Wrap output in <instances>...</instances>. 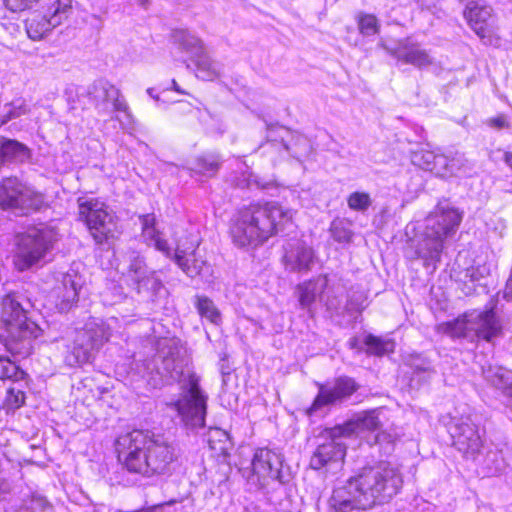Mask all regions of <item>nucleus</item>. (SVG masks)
<instances>
[{
  "instance_id": "obj_18",
  "label": "nucleus",
  "mask_w": 512,
  "mask_h": 512,
  "mask_svg": "<svg viewBox=\"0 0 512 512\" xmlns=\"http://www.w3.org/2000/svg\"><path fill=\"white\" fill-rule=\"evenodd\" d=\"M72 9L71 0H57L53 13L48 17L42 14H34L26 20V31L32 40H40L53 28L59 26L67 19Z\"/></svg>"
},
{
  "instance_id": "obj_28",
  "label": "nucleus",
  "mask_w": 512,
  "mask_h": 512,
  "mask_svg": "<svg viewBox=\"0 0 512 512\" xmlns=\"http://www.w3.org/2000/svg\"><path fill=\"white\" fill-rule=\"evenodd\" d=\"M193 303L201 318L216 326L222 323V314L212 299L205 295H195Z\"/></svg>"
},
{
  "instance_id": "obj_4",
  "label": "nucleus",
  "mask_w": 512,
  "mask_h": 512,
  "mask_svg": "<svg viewBox=\"0 0 512 512\" xmlns=\"http://www.w3.org/2000/svg\"><path fill=\"white\" fill-rule=\"evenodd\" d=\"M293 219V211L277 202L252 203L239 210L231 227L239 247H257L282 231Z\"/></svg>"
},
{
  "instance_id": "obj_14",
  "label": "nucleus",
  "mask_w": 512,
  "mask_h": 512,
  "mask_svg": "<svg viewBox=\"0 0 512 512\" xmlns=\"http://www.w3.org/2000/svg\"><path fill=\"white\" fill-rule=\"evenodd\" d=\"M87 95L99 115L106 116L113 111L129 115V107L120 90L106 79L95 80L88 87Z\"/></svg>"
},
{
  "instance_id": "obj_27",
  "label": "nucleus",
  "mask_w": 512,
  "mask_h": 512,
  "mask_svg": "<svg viewBox=\"0 0 512 512\" xmlns=\"http://www.w3.org/2000/svg\"><path fill=\"white\" fill-rule=\"evenodd\" d=\"M29 154L28 148L12 139L0 136V165L6 161H24Z\"/></svg>"
},
{
  "instance_id": "obj_2",
  "label": "nucleus",
  "mask_w": 512,
  "mask_h": 512,
  "mask_svg": "<svg viewBox=\"0 0 512 512\" xmlns=\"http://www.w3.org/2000/svg\"><path fill=\"white\" fill-rule=\"evenodd\" d=\"M402 483L399 471L389 464L364 468L333 491L330 505L335 512L370 509L391 500Z\"/></svg>"
},
{
  "instance_id": "obj_56",
  "label": "nucleus",
  "mask_w": 512,
  "mask_h": 512,
  "mask_svg": "<svg viewBox=\"0 0 512 512\" xmlns=\"http://www.w3.org/2000/svg\"><path fill=\"white\" fill-rule=\"evenodd\" d=\"M215 433H217V434H221L223 437H227V434H226L225 432L220 431V430H218V429H216V430H215Z\"/></svg>"
},
{
  "instance_id": "obj_46",
  "label": "nucleus",
  "mask_w": 512,
  "mask_h": 512,
  "mask_svg": "<svg viewBox=\"0 0 512 512\" xmlns=\"http://www.w3.org/2000/svg\"><path fill=\"white\" fill-rule=\"evenodd\" d=\"M468 165V161L463 157V155H455L453 157H449V166H448V177L457 175L461 171H466Z\"/></svg>"
},
{
  "instance_id": "obj_19",
  "label": "nucleus",
  "mask_w": 512,
  "mask_h": 512,
  "mask_svg": "<svg viewBox=\"0 0 512 512\" xmlns=\"http://www.w3.org/2000/svg\"><path fill=\"white\" fill-rule=\"evenodd\" d=\"M126 279L138 294H154L162 287V283L155 276V272L147 268L144 259L139 255H134L130 259Z\"/></svg>"
},
{
  "instance_id": "obj_16",
  "label": "nucleus",
  "mask_w": 512,
  "mask_h": 512,
  "mask_svg": "<svg viewBox=\"0 0 512 512\" xmlns=\"http://www.w3.org/2000/svg\"><path fill=\"white\" fill-rule=\"evenodd\" d=\"M378 45L398 61L418 69L433 64V58L429 51L412 37L399 39L395 46H390L384 41H380Z\"/></svg>"
},
{
  "instance_id": "obj_20",
  "label": "nucleus",
  "mask_w": 512,
  "mask_h": 512,
  "mask_svg": "<svg viewBox=\"0 0 512 512\" xmlns=\"http://www.w3.org/2000/svg\"><path fill=\"white\" fill-rule=\"evenodd\" d=\"M266 129V140L258 149L263 150L262 153L268 156L273 164H276L289 154L288 135H290V130L273 124H267Z\"/></svg>"
},
{
  "instance_id": "obj_15",
  "label": "nucleus",
  "mask_w": 512,
  "mask_h": 512,
  "mask_svg": "<svg viewBox=\"0 0 512 512\" xmlns=\"http://www.w3.org/2000/svg\"><path fill=\"white\" fill-rule=\"evenodd\" d=\"M318 394L312 405L308 408L307 413L312 415L317 410L342 403L355 393L360 385L351 377L340 376L334 380L332 384H317Z\"/></svg>"
},
{
  "instance_id": "obj_55",
  "label": "nucleus",
  "mask_w": 512,
  "mask_h": 512,
  "mask_svg": "<svg viewBox=\"0 0 512 512\" xmlns=\"http://www.w3.org/2000/svg\"><path fill=\"white\" fill-rule=\"evenodd\" d=\"M147 93H148V95H149V96H151L152 98H154V99H158V96H155V95L153 94V88H148V89H147Z\"/></svg>"
},
{
  "instance_id": "obj_39",
  "label": "nucleus",
  "mask_w": 512,
  "mask_h": 512,
  "mask_svg": "<svg viewBox=\"0 0 512 512\" xmlns=\"http://www.w3.org/2000/svg\"><path fill=\"white\" fill-rule=\"evenodd\" d=\"M333 239L339 243H349L352 240L353 232L342 220H335L330 227Z\"/></svg>"
},
{
  "instance_id": "obj_9",
  "label": "nucleus",
  "mask_w": 512,
  "mask_h": 512,
  "mask_svg": "<svg viewBox=\"0 0 512 512\" xmlns=\"http://www.w3.org/2000/svg\"><path fill=\"white\" fill-rule=\"evenodd\" d=\"M114 321V319L109 321L90 319L83 329L76 332L72 351L65 358L67 364L75 366L89 362L94 351L98 350L111 337L112 322Z\"/></svg>"
},
{
  "instance_id": "obj_29",
  "label": "nucleus",
  "mask_w": 512,
  "mask_h": 512,
  "mask_svg": "<svg viewBox=\"0 0 512 512\" xmlns=\"http://www.w3.org/2000/svg\"><path fill=\"white\" fill-rule=\"evenodd\" d=\"M192 61L197 68L196 76L202 80H213L220 75L219 64L211 60L206 50L196 55Z\"/></svg>"
},
{
  "instance_id": "obj_47",
  "label": "nucleus",
  "mask_w": 512,
  "mask_h": 512,
  "mask_svg": "<svg viewBox=\"0 0 512 512\" xmlns=\"http://www.w3.org/2000/svg\"><path fill=\"white\" fill-rule=\"evenodd\" d=\"M5 7L12 12H22L31 9L38 0H2Z\"/></svg>"
},
{
  "instance_id": "obj_21",
  "label": "nucleus",
  "mask_w": 512,
  "mask_h": 512,
  "mask_svg": "<svg viewBox=\"0 0 512 512\" xmlns=\"http://www.w3.org/2000/svg\"><path fill=\"white\" fill-rule=\"evenodd\" d=\"M464 17L480 38L483 39L491 35L494 16L490 6L481 1H470L464 10Z\"/></svg>"
},
{
  "instance_id": "obj_25",
  "label": "nucleus",
  "mask_w": 512,
  "mask_h": 512,
  "mask_svg": "<svg viewBox=\"0 0 512 512\" xmlns=\"http://www.w3.org/2000/svg\"><path fill=\"white\" fill-rule=\"evenodd\" d=\"M328 285L327 276H318L313 280L306 281L297 287L299 303L302 308L309 309L315 302L317 296L321 295Z\"/></svg>"
},
{
  "instance_id": "obj_41",
  "label": "nucleus",
  "mask_w": 512,
  "mask_h": 512,
  "mask_svg": "<svg viewBox=\"0 0 512 512\" xmlns=\"http://www.w3.org/2000/svg\"><path fill=\"white\" fill-rule=\"evenodd\" d=\"M436 155L432 151L421 150L413 154L412 162L423 170L431 171Z\"/></svg>"
},
{
  "instance_id": "obj_12",
  "label": "nucleus",
  "mask_w": 512,
  "mask_h": 512,
  "mask_svg": "<svg viewBox=\"0 0 512 512\" xmlns=\"http://www.w3.org/2000/svg\"><path fill=\"white\" fill-rule=\"evenodd\" d=\"M79 216L98 244L114 238L118 232L115 214L99 200H79Z\"/></svg>"
},
{
  "instance_id": "obj_17",
  "label": "nucleus",
  "mask_w": 512,
  "mask_h": 512,
  "mask_svg": "<svg viewBox=\"0 0 512 512\" xmlns=\"http://www.w3.org/2000/svg\"><path fill=\"white\" fill-rule=\"evenodd\" d=\"M454 447L466 458H474L482 447V440L476 425L470 418H456L449 426Z\"/></svg>"
},
{
  "instance_id": "obj_54",
  "label": "nucleus",
  "mask_w": 512,
  "mask_h": 512,
  "mask_svg": "<svg viewBox=\"0 0 512 512\" xmlns=\"http://www.w3.org/2000/svg\"><path fill=\"white\" fill-rule=\"evenodd\" d=\"M416 370L417 371H423V372H428V373H431V369L430 367H419V366H416Z\"/></svg>"
},
{
  "instance_id": "obj_23",
  "label": "nucleus",
  "mask_w": 512,
  "mask_h": 512,
  "mask_svg": "<svg viewBox=\"0 0 512 512\" xmlns=\"http://www.w3.org/2000/svg\"><path fill=\"white\" fill-rule=\"evenodd\" d=\"M80 288L78 276L70 274L63 276L61 284L55 289L56 306L60 312H66L73 307L78 301Z\"/></svg>"
},
{
  "instance_id": "obj_49",
  "label": "nucleus",
  "mask_w": 512,
  "mask_h": 512,
  "mask_svg": "<svg viewBox=\"0 0 512 512\" xmlns=\"http://www.w3.org/2000/svg\"><path fill=\"white\" fill-rule=\"evenodd\" d=\"M142 236L146 243L151 245L160 236V232L156 227L147 228L142 230Z\"/></svg>"
},
{
  "instance_id": "obj_57",
  "label": "nucleus",
  "mask_w": 512,
  "mask_h": 512,
  "mask_svg": "<svg viewBox=\"0 0 512 512\" xmlns=\"http://www.w3.org/2000/svg\"><path fill=\"white\" fill-rule=\"evenodd\" d=\"M426 1H427V0H420V2H421V4H422V6H424V5H425V2H426Z\"/></svg>"
},
{
  "instance_id": "obj_11",
  "label": "nucleus",
  "mask_w": 512,
  "mask_h": 512,
  "mask_svg": "<svg viewBox=\"0 0 512 512\" xmlns=\"http://www.w3.org/2000/svg\"><path fill=\"white\" fill-rule=\"evenodd\" d=\"M352 432V424L326 429L322 436L323 442L317 445L311 456L310 467L314 470H320L339 466L346 454V445L342 439L351 436Z\"/></svg>"
},
{
  "instance_id": "obj_13",
  "label": "nucleus",
  "mask_w": 512,
  "mask_h": 512,
  "mask_svg": "<svg viewBox=\"0 0 512 512\" xmlns=\"http://www.w3.org/2000/svg\"><path fill=\"white\" fill-rule=\"evenodd\" d=\"M43 204L44 196L16 177H8L0 182V209L24 215L39 210Z\"/></svg>"
},
{
  "instance_id": "obj_45",
  "label": "nucleus",
  "mask_w": 512,
  "mask_h": 512,
  "mask_svg": "<svg viewBox=\"0 0 512 512\" xmlns=\"http://www.w3.org/2000/svg\"><path fill=\"white\" fill-rule=\"evenodd\" d=\"M431 171L437 176L440 177H448V166H449V157L443 154H437L436 158L433 162Z\"/></svg>"
},
{
  "instance_id": "obj_51",
  "label": "nucleus",
  "mask_w": 512,
  "mask_h": 512,
  "mask_svg": "<svg viewBox=\"0 0 512 512\" xmlns=\"http://www.w3.org/2000/svg\"><path fill=\"white\" fill-rule=\"evenodd\" d=\"M504 298L507 300H512V276H509L505 290H504Z\"/></svg>"
},
{
  "instance_id": "obj_38",
  "label": "nucleus",
  "mask_w": 512,
  "mask_h": 512,
  "mask_svg": "<svg viewBox=\"0 0 512 512\" xmlns=\"http://www.w3.org/2000/svg\"><path fill=\"white\" fill-rule=\"evenodd\" d=\"M218 168L219 161L215 157H200L193 163L192 170L202 175L213 176Z\"/></svg>"
},
{
  "instance_id": "obj_44",
  "label": "nucleus",
  "mask_w": 512,
  "mask_h": 512,
  "mask_svg": "<svg viewBox=\"0 0 512 512\" xmlns=\"http://www.w3.org/2000/svg\"><path fill=\"white\" fill-rule=\"evenodd\" d=\"M17 512H54L52 506L43 497H33L28 506L20 508Z\"/></svg>"
},
{
  "instance_id": "obj_24",
  "label": "nucleus",
  "mask_w": 512,
  "mask_h": 512,
  "mask_svg": "<svg viewBox=\"0 0 512 512\" xmlns=\"http://www.w3.org/2000/svg\"><path fill=\"white\" fill-rule=\"evenodd\" d=\"M173 260L181 270L189 277L193 278L200 275L206 266V261L202 259L196 249L188 252L180 244H176Z\"/></svg>"
},
{
  "instance_id": "obj_26",
  "label": "nucleus",
  "mask_w": 512,
  "mask_h": 512,
  "mask_svg": "<svg viewBox=\"0 0 512 512\" xmlns=\"http://www.w3.org/2000/svg\"><path fill=\"white\" fill-rule=\"evenodd\" d=\"M484 379L495 388L512 397V371L501 366L483 367Z\"/></svg>"
},
{
  "instance_id": "obj_5",
  "label": "nucleus",
  "mask_w": 512,
  "mask_h": 512,
  "mask_svg": "<svg viewBox=\"0 0 512 512\" xmlns=\"http://www.w3.org/2000/svg\"><path fill=\"white\" fill-rule=\"evenodd\" d=\"M31 302L19 293L2 298L0 310V342L13 355L26 357L31 353L40 327L28 317Z\"/></svg>"
},
{
  "instance_id": "obj_42",
  "label": "nucleus",
  "mask_w": 512,
  "mask_h": 512,
  "mask_svg": "<svg viewBox=\"0 0 512 512\" xmlns=\"http://www.w3.org/2000/svg\"><path fill=\"white\" fill-rule=\"evenodd\" d=\"M6 111L1 116L0 125L6 124L8 121L18 118L22 115H25L28 112L27 106L24 103H20L16 105L15 103H11L5 106Z\"/></svg>"
},
{
  "instance_id": "obj_43",
  "label": "nucleus",
  "mask_w": 512,
  "mask_h": 512,
  "mask_svg": "<svg viewBox=\"0 0 512 512\" xmlns=\"http://www.w3.org/2000/svg\"><path fill=\"white\" fill-rule=\"evenodd\" d=\"M25 401V394L20 389L10 388L7 391L5 405L8 410H15L21 407Z\"/></svg>"
},
{
  "instance_id": "obj_52",
  "label": "nucleus",
  "mask_w": 512,
  "mask_h": 512,
  "mask_svg": "<svg viewBox=\"0 0 512 512\" xmlns=\"http://www.w3.org/2000/svg\"><path fill=\"white\" fill-rule=\"evenodd\" d=\"M491 124L494 126V127H497V128H503L507 125V122H506V119L505 117L503 116H499V117H496V118H493L491 120Z\"/></svg>"
},
{
  "instance_id": "obj_1",
  "label": "nucleus",
  "mask_w": 512,
  "mask_h": 512,
  "mask_svg": "<svg viewBox=\"0 0 512 512\" xmlns=\"http://www.w3.org/2000/svg\"><path fill=\"white\" fill-rule=\"evenodd\" d=\"M189 357L179 339L169 338L158 342L157 354L138 366L141 377L152 388L178 382L180 398L170 403L178 412L185 426L200 428L205 424L207 396L199 386V377L189 367Z\"/></svg>"
},
{
  "instance_id": "obj_37",
  "label": "nucleus",
  "mask_w": 512,
  "mask_h": 512,
  "mask_svg": "<svg viewBox=\"0 0 512 512\" xmlns=\"http://www.w3.org/2000/svg\"><path fill=\"white\" fill-rule=\"evenodd\" d=\"M347 205L353 211L365 212L372 205V199L367 192L355 191L348 196Z\"/></svg>"
},
{
  "instance_id": "obj_50",
  "label": "nucleus",
  "mask_w": 512,
  "mask_h": 512,
  "mask_svg": "<svg viewBox=\"0 0 512 512\" xmlns=\"http://www.w3.org/2000/svg\"><path fill=\"white\" fill-rule=\"evenodd\" d=\"M143 229L152 228L156 225V217L154 214H144L139 217Z\"/></svg>"
},
{
  "instance_id": "obj_35",
  "label": "nucleus",
  "mask_w": 512,
  "mask_h": 512,
  "mask_svg": "<svg viewBox=\"0 0 512 512\" xmlns=\"http://www.w3.org/2000/svg\"><path fill=\"white\" fill-rule=\"evenodd\" d=\"M25 372L7 357H0V380L19 381L24 379Z\"/></svg>"
},
{
  "instance_id": "obj_40",
  "label": "nucleus",
  "mask_w": 512,
  "mask_h": 512,
  "mask_svg": "<svg viewBox=\"0 0 512 512\" xmlns=\"http://www.w3.org/2000/svg\"><path fill=\"white\" fill-rule=\"evenodd\" d=\"M367 307V296L364 292L356 291L348 296L346 310L348 313H361Z\"/></svg>"
},
{
  "instance_id": "obj_6",
  "label": "nucleus",
  "mask_w": 512,
  "mask_h": 512,
  "mask_svg": "<svg viewBox=\"0 0 512 512\" xmlns=\"http://www.w3.org/2000/svg\"><path fill=\"white\" fill-rule=\"evenodd\" d=\"M462 213L449 202H439L425 219V229L417 241L415 253L426 269L434 272L441 260L444 242L458 229Z\"/></svg>"
},
{
  "instance_id": "obj_48",
  "label": "nucleus",
  "mask_w": 512,
  "mask_h": 512,
  "mask_svg": "<svg viewBox=\"0 0 512 512\" xmlns=\"http://www.w3.org/2000/svg\"><path fill=\"white\" fill-rule=\"evenodd\" d=\"M151 246H154L156 250L162 252L166 257L173 259L174 254H172L171 247L165 239L161 238V236H159Z\"/></svg>"
},
{
  "instance_id": "obj_7",
  "label": "nucleus",
  "mask_w": 512,
  "mask_h": 512,
  "mask_svg": "<svg viewBox=\"0 0 512 512\" xmlns=\"http://www.w3.org/2000/svg\"><path fill=\"white\" fill-rule=\"evenodd\" d=\"M56 240V231L44 224L17 233L13 239L12 250L16 270L24 272L39 264L53 248Z\"/></svg>"
},
{
  "instance_id": "obj_32",
  "label": "nucleus",
  "mask_w": 512,
  "mask_h": 512,
  "mask_svg": "<svg viewBox=\"0 0 512 512\" xmlns=\"http://www.w3.org/2000/svg\"><path fill=\"white\" fill-rule=\"evenodd\" d=\"M484 465L490 475L500 474L508 466L504 450H490L484 458Z\"/></svg>"
},
{
  "instance_id": "obj_36",
  "label": "nucleus",
  "mask_w": 512,
  "mask_h": 512,
  "mask_svg": "<svg viewBox=\"0 0 512 512\" xmlns=\"http://www.w3.org/2000/svg\"><path fill=\"white\" fill-rule=\"evenodd\" d=\"M358 30L363 36L376 35L380 31V24L373 14L360 12L357 16Z\"/></svg>"
},
{
  "instance_id": "obj_3",
  "label": "nucleus",
  "mask_w": 512,
  "mask_h": 512,
  "mask_svg": "<svg viewBox=\"0 0 512 512\" xmlns=\"http://www.w3.org/2000/svg\"><path fill=\"white\" fill-rule=\"evenodd\" d=\"M115 447L123 468L145 477L165 474L177 460L175 446L149 430L135 429L120 435Z\"/></svg>"
},
{
  "instance_id": "obj_53",
  "label": "nucleus",
  "mask_w": 512,
  "mask_h": 512,
  "mask_svg": "<svg viewBox=\"0 0 512 512\" xmlns=\"http://www.w3.org/2000/svg\"><path fill=\"white\" fill-rule=\"evenodd\" d=\"M172 89L180 94H186V92L179 87L178 83L175 80H172Z\"/></svg>"
},
{
  "instance_id": "obj_10",
  "label": "nucleus",
  "mask_w": 512,
  "mask_h": 512,
  "mask_svg": "<svg viewBox=\"0 0 512 512\" xmlns=\"http://www.w3.org/2000/svg\"><path fill=\"white\" fill-rule=\"evenodd\" d=\"M251 467L248 481L260 488L265 487L270 481L286 484L292 478L289 466L284 465L283 455L272 449H257Z\"/></svg>"
},
{
  "instance_id": "obj_34",
  "label": "nucleus",
  "mask_w": 512,
  "mask_h": 512,
  "mask_svg": "<svg viewBox=\"0 0 512 512\" xmlns=\"http://www.w3.org/2000/svg\"><path fill=\"white\" fill-rule=\"evenodd\" d=\"M346 424L353 425V434L357 429L376 430L380 425V420L377 412L373 410L358 414L353 421H349Z\"/></svg>"
},
{
  "instance_id": "obj_31",
  "label": "nucleus",
  "mask_w": 512,
  "mask_h": 512,
  "mask_svg": "<svg viewBox=\"0 0 512 512\" xmlns=\"http://www.w3.org/2000/svg\"><path fill=\"white\" fill-rule=\"evenodd\" d=\"M288 143L290 144L288 156H291L298 161H302L311 153L312 146L310 141L303 135L293 134L290 131V135H288Z\"/></svg>"
},
{
  "instance_id": "obj_22",
  "label": "nucleus",
  "mask_w": 512,
  "mask_h": 512,
  "mask_svg": "<svg viewBox=\"0 0 512 512\" xmlns=\"http://www.w3.org/2000/svg\"><path fill=\"white\" fill-rule=\"evenodd\" d=\"M314 251L305 242L295 240L285 247L286 268L293 272L309 271L314 262Z\"/></svg>"
},
{
  "instance_id": "obj_33",
  "label": "nucleus",
  "mask_w": 512,
  "mask_h": 512,
  "mask_svg": "<svg viewBox=\"0 0 512 512\" xmlns=\"http://www.w3.org/2000/svg\"><path fill=\"white\" fill-rule=\"evenodd\" d=\"M367 352L376 356H383L394 351L395 344L390 339H382L380 337L369 334L365 338Z\"/></svg>"
},
{
  "instance_id": "obj_8",
  "label": "nucleus",
  "mask_w": 512,
  "mask_h": 512,
  "mask_svg": "<svg viewBox=\"0 0 512 512\" xmlns=\"http://www.w3.org/2000/svg\"><path fill=\"white\" fill-rule=\"evenodd\" d=\"M442 326L444 331L453 337H468L473 334L478 339L490 343L503 335L502 321L493 307L467 311Z\"/></svg>"
},
{
  "instance_id": "obj_30",
  "label": "nucleus",
  "mask_w": 512,
  "mask_h": 512,
  "mask_svg": "<svg viewBox=\"0 0 512 512\" xmlns=\"http://www.w3.org/2000/svg\"><path fill=\"white\" fill-rule=\"evenodd\" d=\"M173 39L175 43L191 55V59L205 50L203 42L187 31H176L173 34Z\"/></svg>"
}]
</instances>
